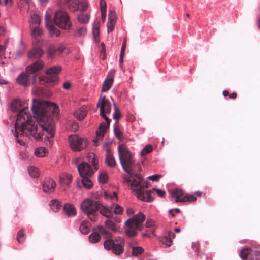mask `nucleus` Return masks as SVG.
<instances>
[{
	"instance_id": "nucleus-1",
	"label": "nucleus",
	"mask_w": 260,
	"mask_h": 260,
	"mask_svg": "<svg viewBox=\"0 0 260 260\" xmlns=\"http://www.w3.org/2000/svg\"><path fill=\"white\" fill-rule=\"evenodd\" d=\"M11 108L12 111L18 112L15 135L18 143L21 145H25L26 138L31 136L36 140L44 141L46 145L53 144L55 127L50 113L57 114L59 112L57 105L48 101L33 99L31 110L40 129L33 120L27 101L16 99L12 103Z\"/></svg>"
},
{
	"instance_id": "nucleus-2",
	"label": "nucleus",
	"mask_w": 260,
	"mask_h": 260,
	"mask_svg": "<svg viewBox=\"0 0 260 260\" xmlns=\"http://www.w3.org/2000/svg\"><path fill=\"white\" fill-rule=\"evenodd\" d=\"M124 182L130 186L131 189L136 192L137 197L142 201L152 200L149 197L150 191L144 192V190L148 187L147 183L143 181L140 174H127L123 177Z\"/></svg>"
},
{
	"instance_id": "nucleus-3",
	"label": "nucleus",
	"mask_w": 260,
	"mask_h": 260,
	"mask_svg": "<svg viewBox=\"0 0 260 260\" xmlns=\"http://www.w3.org/2000/svg\"><path fill=\"white\" fill-rule=\"evenodd\" d=\"M99 233L104 235L105 238H108L103 243L104 248L107 250H112L115 255H120L124 251L125 242L124 239L120 236L117 237L114 240L112 239V234L102 226L97 228Z\"/></svg>"
},
{
	"instance_id": "nucleus-4",
	"label": "nucleus",
	"mask_w": 260,
	"mask_h": 260,
	"mask_svg": "<svg viewBox=\"0 0 260 260\" xmlns=\"http://www.w3.org/2000/svg\"><path fill=\"white\" fill-rule=\"evenodd\" d=\"M118 152L120 164L127 174L140 171L139 164L134 160L132 153L125 145H118Z\"/></svg>"
},
{
	"instance_id": "nucleus-5",
	"label": "nucleus",
	"mask_w": 260,
	"mask_h": 260,
	"mask_svg": "<svg viewBox=\"0 0 260 260\" xmlns=\"http://www.w3.org/2000/svg\"><path fill=\"white\" fill-rule=\"evenodd\" d=\"M145 219V215L141 212L135 215L133 218L125 221L127 229L125 230L126 234L132 237L137 234V231L140 230L142 228V223Z\"/></svg>"
},
{
	"instance_id": "nucleus-6",
	"label": "nucleus",
	"mask_w": 260,
	"mask_h": 260,
	"mask_svg": "<svg viewBox=\"0 0 260 260\" xmlns=\"http://www.w3.org/2000/svg\"><path fill=\"white\" fill-rule=\"evenodd\" d=\"M61 71L60 66H54L48 69L46 71V74L40 78L41 84L46 86L53 85L58 81V75Z\"/></svg>"
},
{
	"instance_id": "nucleus-7",
	"label": "nucleus",
	"mask_w": 260,
	"mask_h": 260,
	"mask_svg": "<svg viewBox=\"0 0 260 260\" xmlns=\"http://www.w3.org/2000/svg\"><path fill=\"white\" fill-rule=\"evenodd\" d=\"M99 205L100 202L88 198L82 202L80 208L91 221H95L97 217L94 214L98 210Z\"/></svg>"
},
{
	"instance_id": "nucleus-8",
	"label": "nucleus",
	"mask_w": 260,
	"mask_h": 260,
	"mask_svg": "<svg viewBox=\"0 0 260 260\" xmlns=\"http://www.w3.org/2000/svg\"><path fill=\"white\" fill-rule=\"evenodd\" d=\"M69 143L71 148L74 151H80L85 149L88 144L86 139L77 135H70L69 137Z\"/></svg>"
},
{
	"instance_id": "nucleus-9",
	"label": "nucleus",
	"mask_w": 260,
	"mask_h": 260,
	"mask_svg": "<svg viewBox=\"0 0 260 260\" xmlns=\"http://www.w3.org/2000/svg\"><path fill=\"white\" fill-rule=\"evenodd\" d=\"M54 22L59 27L64 29H69L72 25L68 15L62 11H57L55 13Z\"/></svg>"
},
{
	"instance_id": "nucleus-10",
	"label": "nucleus",
	"mask_w": 260,
	"mask_h": 260,
	"mask_svg": "<svg viewBox=\"0 0 260 260\" xmlns=\"http://www.w3.org/2000/svg\"><path fill=\"white\" fill-rule=\"evenodd\" d=\"M98 107L100 108V116L105 119L108 120V117L106 114L110 113L111 110V104L105 96H100L98 103Z\"/></svg>"
},
{
	"instance_id": "nucleus-11",
	"label": "nucleus",
	"mask_w": 260,
	"mask_h": 260,
	"mask_svg": "<svg viewBox=\"0 0 260 260\" xmlns=\"http://www.w3.org/2000/svg\"><path fill=\"white\" fill-rule=\"evenodd\" d=\"M30 34L32 38V44L33 46L45 45L47 43V41L40 39L43 31L42 28L39 26H32L30 27Z\"/></svg>"
},
{
	"instance_id": "nucleus-12",
	"label": "nucleus",
	"mask_w": 260,
	"mask_h": 260,
	"mask_svg": "<svg viewBox=\"0 0 260 260\" xmlns=\"http://www.w3.org/2000/svg\"><path fill=\"white\" fill-rule=\"evenodd\" d=\"M79 173L81 177L91 176L94 172V169H93L91 166L87 162H82L78 166Z\"/></svg>"
},
{
	"instance_id": "nucleus-13",
	"label": "nucleus",
	"mask_w": 260,
	"mask_h": 260,
	"mask_svg": "<svg viewBox=\"0 0 260 260\" xmlns=\"http://www.w3.org/2000/svg\"><path fill=\"white\" fill-rule=\"evenodd\" d=\"M46 27L51 36L56 37L60 35V30L57 29L51 22V16L46 12L45 15Z\"/></svg>"
},
{
	"instance_id": "nucleus-14",
	"label": "nucleus",
	"mask_w": 260,
	"mask_h": 260,
	"mask_svg": "<svg viewBox=\"0 0 260 260\" xmlns=\"http://www.w3.org/2000/svg\"><path fill=\"white\" fill-rule=\"evenodd\" d=\"M44 45L33 46V48L28 52V57L32 60L41 58L44 54L42 47Z\"/></svg>"
},
{
	"instance_id": "nucleus-15",
	"label": "nucleus",
	"mask_w": 260,
	"mask_h": 260,
	"mask_svg": "<svg viewBox=\"0 0 260 260\" xmlns=\"http://www.w3.org/2000/svg\"><path fill=\"white\" fill-rule=\"evenodd\" d=\"M44 66V62L41 60H38L26 68V73L29 74L35 73L42 70Z\"/></svg>"
},
{
	"instance_id": "nucleus-16",
	"label": "nucleus",
	"mask_w": 260,
	"mask_h": 260,
	"mask_svg": "<svg viewBox=\"0 0 260 260\" xmlns=\"http://www.w3.org/2000/svg\"><path fill=\"white\" fill-rule=\"evenodd\" d=\"M90 109L88 105H83L77 109L74 112V116L80 121L83 120L86 116L87 112Z\"/></svg>"
},
{
	"instance_id": "nucleus-17",
	"label": "nucleus",
	"mask_w": 260,
	"mask_h": 260,
	"mask_svg": "<svg viewBox=\"0 0 260 260\" xmlns=\"http://www.w3.org/2000/svg\"><path fill=\"white\" fill-rule=\"evenodd\" d=\"M56 187L55 181L51 178H46L43 185V190L48 193L53 192Z\"/></svg>"
},
{
	"instance_id": "nucleus-18",
	"label": "nucleus",
	"mask_w": 260,
	"mask_h": 260,
	"mask_svg": "<svg viewBox=\"0 0 260 260\" xmlns=\"http://www.w3.org/2000/svg\"><path fill=\"white\" fill-rule=\"evenodd\" d=\"M106 123L103 122L100 124L99 129L96 131L97 139L101 140L106 133L109 128L111 120L108 118V120H105Z\"/></svg>"
},
{
	"instance_id": "nucleus-19",
	"label": "nucleus",
	"mask_w": 260,
	"mask_h": 260,
	"mask_svg": "<svg viewBox=\"0 0 260 260\" xmlns=\"http://www.w3.org/2000/svg\"><path fill=\"white\" fill-rule=\"evenodd\" d=\"M29 73H26V71L25 72H22L20 74L17 78V83L24 86H28L30 83V76Z\"/></svg>"
},
{
	"instance_id": "nucleus-20",
	"label": "nucleus",
	"mask_w": 260,
	"mask_h": 260,
	"mask_svg": "<svg viewBox=\"0 0 260 260\" xmlns=\"http://www.w3.org/2000/svg\"><path fill=\"white\" fill-rule=\"evenodd\" d=\"M116 22V16L115 13L113 12L110 11L108 17V21L107 24L108 32L113 31L115 27Z\"/></svg>"
},
{
	"instance_id": "nucleus-21",
	"label": "nucleus",
	"mask_w": 260,
	"mask_h": 260,
	"mask_svg": "<svg viewBox=\"0 0 260 260\" xmlns=\"http://www.w3.org/2000/svg\"><path fill=\"white\" fill-rule=\"evenodd\" d=\"M110 74H111L110 77L108 76L103 83L101 89L102 92H106L108 91L111 88L113 84L114 72L111 71Z\"/></svg>"
},
{
	"instance_id": "nucleus-22",
	"label": "nucleus",
	"mask_w": 260,
	"mask_h": 260,
	"mask_svg": "<svg viewBox=\"0 0 260 260\" xmlns=\"http://www.w3.org/2000/svg\"><path fill=\"white\" fill-rule=\"evenodd\" d=\"M100 213L107 218H111L113 215L112 209L106 206L102 205L100 203L99 208H98Z\"/></svg>"
},
{
	"instance_id": "nucleus-23",
	"label": "nucleus",
	"mask_w": 260,
	"mask_h": 260,
	"mask_svg": "<svg viewBox=\"0 0 260 260\" xmlns=\"http://www.w3.org/2000/svg\"><path fill=\"white\" fill-rule=\"evenodd\" d=\"M106 164L110 167H115L116 165V160L110 149H107V155L105 158Z\"/></svg>"
},
{
	"instance_id": "nucleus-24",
	"label": "nucleus",
	"mask_w": 260,
	"mask_h": 260,
	"mask_svg": "<svg viewBox=\"0 0 260 260\" xmlns=\"http://www.w3.org/2000/svg\"><path fill=\"white\" fill-rule=\"evenodd\" d=\"M63 210L65 214L69 217L74 216L77 214V211L74 206L70 203H67L64 205Z\"/></svg>"
},
{
	"instance_id": "nucleus-25",
	"label": "nucleus",
	"mask_w": 260,
	"mask_h": 260,
	"mask_svg": "<svg viewBox=\"0 0 260 260\" xmlns=\"http://www.w3.org/2000/svg\"><path fill=\"white\" fill-rule=\"evenodd\" d=\"M253 251L251 249H243L240 253V257L243 260H253Z\"/></svg>"
},
{
	"instance_id": "nucleus-26",
	"label": "nucleus",
	"mask_w": 260,
	"mask_h": 260,
	"mask_svg": "<svg viewBox=\"0 0 260 260\" xmlns=\"http://www.w3.org/2000/svg\"><path fill=\"white\" fill-rule=\"evenodd\" d=\"M175 237L173 232H169L167 236H165L161 238L162 243L166 246H170L172 244V239Z\"/></svg>"
},
{
	"instance_id": "nucleus-27",
	"label": "nucleus",
	"mask_w": 260,
	"mask_h": 260,
	"mask_svg": "<svg viewBox=\"0 0 260 260\" xmlns=\"http://www.w3.org/2000/svg\"><path fill=\"white\" fill-rule=\"evenodd\" d=\"M105 226L109 230L114 232H118V233H122V230H120V228L115 224L113 221L110 220H106L105 221Z\"/></svg>"
},
{
	"instance_id": "nucleus-28",
	"label": "nucleus",
	"mask_w": 260,
	"mask_h": 260,
	"mask_svg": "<svg viewBox=\"0 0 260 260\" xmlns=\"http://www.w3.org/2000/svg\"><path fill=\"white\" fill-rule=\"evenodd\" d=\"M172 196L175 199V202H181L184 196L183 192L182 189H177L171 192Z\"/></svg>"
},
{
	"instance_id": "nucleus-29",
	"label": "nucleus",
	"mask_w": 260,
	"mask_h": 260,
	"mask_svg": "<svg viewBox=\"0 0 260 260\" xmlns=\"http://www.w3.org/2000/svg\"><path fill=\"white\" fill-rule=\"evenodd\" d=\"M48 153V150L44 147H39L34 150L35 156L38 157H44Z\"/></svg>"
},
{
	"instance_id": "nucleus-30",
	"label": "nucleus",
	"mask_w": 260,
	"mask_h": 260,
	"mask_svg": "<svg viewBox=\"0 0 260 260\" xmlns=\"http://www.w3.org/2000/svg\"><path fill=\"white\" fill-rule=\"evenodd\" d=\"M41 23V18L37 14H34L31 16L30 20V27L32 26H39Z\"/></svg>"
},
{
	"instance_id": "nucleus-31",
	"label": "nucleus",
	"mask_w": 260,
	"mask_h": 260,
	"mask_svg": "<svg viewBox=\"0 0 260 260\" xmlns=\"http://www.w3.org/2000/svg\"><path fill=\"white\" fill-rule=\"evenodd\" d=\"M50 206L53 212H57L61 207V202L56 199L51 201Z\"/></svg>"
},
{
	"instance_id": "nucleus-32",
	"label": "nucleus",
	"mask_w": 260,
	"mask_h": 260,
	"mask_svg": "<svg viewBox=\"0 0 260 260\" xmlns=\"http://www.w3.org/2000/svg\"><path fill=\"white\" fill-rule=\"evenodd\" d=\"M148 191H150L151 193H150L149 197H150L152 200L150 201H146V202H152L154 200V198L153 196L156 193L158 196L160 197H162L165 194V191L159 189H155L153 188L152 190H150Z\"/></svg>"
},
{
	"instance_id": "nucleus-33",
	"label": "nucleus",
	"mask_w": 260,
	"mask_h": 260,
	"mask_svg": "<svg viewBox=\"0 0 260 260\" xmlns=\"http://www.w3.org/2000/svg\"><path fill=\"white\" fill-rule=\"evenodd\" d=\"M87 159L89 162H91L93 166L94 167V169L95 170H98L96 165L98 164V159L95 154L91 153H89L87 155Z\"/></svg>"
},
{
	"instance_id": "nucleus-34",
	"label": "nucleus",
	"mask_w": 260,
	"mask_h": 260,
	"mask_svg": "<svg viewBox=\"0 0 260 260\" xmlns=\"http://www.w3.org/2000/svg\"><path fill=\"white\" fill-rule=\"evenodd\" d=\"M80 231L83 234H87L90 231V224L87 221H83L79 228Z\"/></svg>"
},
{
	"instance_id": "nucleus-35",
	"label": "nucleus",
	"mask_w": 260,
	"mask_h": 260,
	"mask_svg": "<svg viewBox=\"0 0 260 260\" xmlns=\"http://www.w3.org/2000/svg\"><path fill=\"white\" fill-rule=\"evenodd\" d=\"M101 239L100 234L96 232H93L89 236V240L91 243H95L98 242Z\"/></svg>"
},
{
	"instance_id": "nucleus-36",
	"label": "nucleus",
	"mask_w": 260,
	"mask_h": 260,
	"mask_svg": "<svg viewBox=\"0 0 260 260\" xmlns=\"http://www.w3.org/2000/svg\"><path fill=\"white\" fill-rule=\"evenodd\" d=\"M90 18L89 14H81L78 16V19L81 23H88Z\"/></svg>"
},
{
	"instance_id": "nucleus-37",
	"label": "nucleus",
	"mask_w": 260,
	"mask_h": 260,
	"mask_svg": "<svg viewBox=\"0 0 260 260\" xmlns=\"http://www.w3.org/2000/svg\"><path fill=\"white\" fill-rule=\"evenodd\" d=\"M48 56L49 57H53L58 54L57 49L53 45H50L48 49Z\"/></svg>"
},
{
	"instance_id": "nucleus-38",
	"label": "nucleus",
	"mask_w": 260,
	"mask_h": 260,
	"mask_svg": "<svg viewBox=\"0 0 260 260\" xmlns=\"http://www.w3.org/2000/svg\"><path fill=\"white\" fill-rule=\"evenodd\" d=\"M28 171L29 175L34 178L39 176V171L37 168L34 166H30L28 167Z\"/></svg>"
},
{
	"instance_id": "nucleus-39",
	"label": "nucleus",
	"mask_w": 260,
	"mask_h": 260,
	"mask_svg": "<svg viewBox=\"0 0 260 260\" xmlns=\"http://www.w3.org/2000/svg\"><path fill=\"white\" fill-rule=\"evenodd\" d=\"M82 182L84 187L87 189H90L93 186V183L88 177L82 178Z\"/></svg>"
},
{
	"instance_id": "nucleus-40",
	"label": "nucleus",
	"mask_w": 260,
	"mask_h": 260,
	"mask_svg": "<svg viewBox=\"0 0 260 260\" xmlns=\"http://www.w3.org/2000/svg\"><path fill=\"white\" fill-rule=\"evenodd\" d=\"M99 181L101 183H105L108 180V175L107 173L104 171H100L98 177Z\"/></svg>"
},
{
	"instance_id": "nucleus-41",
	"label": "nucleus",
	"mask_w": 260,
	"mask_h": 260,
	"mask_svg": "<svg viewBox=\"0 0 260 260\" xmlns=\"http://www.w3.org/2000/svg\"><path fill=\"white\" fill-rule=\"evenodd\" d=\"M78 0H68L67 5L69 8L73 11L77 10Z\"/></svg>"
},
{
	"instance_id": "nucleus-42",
	"label": "nucleus",
	"mask_w": 260,
	"mask_h": 260,
	"mask_svg": "<svg viewBox=\"0 0 260 260\" xmlns=\"http://www.w3.org/2000/svg\"><path fill=\"white\" fill-rule=\"evenodd\" d=\"M60 178L61 181L67 185H69L72 180V176L70 174L62 175Z\"/></svg>"
},
{
	"instance_id": "nucleus-43",
	"label": "nucleus",
	"mask_w": 260,
	"mask_h": 260,
	"mask_svg": "<svg viewBox=\"0 0 260 260\" xmlns=\"http://www.w3.org/2000/svg\"><path fill=\"white\" fill-rule=\"evenodd\" d=\"M87 28L86 27H82L77 29L75 31V36L76 37H83L86 35Z\"/></svg>"
},
{
	"instance_id": "nucleus-44",
	"label": "nucleus",
	"mask_w": 260,
	"mask_h": 260,
	"mask_svg": "<svg viewBox=\"0 0 260 260\" xmlns=\"http://www.w3.org/2000/svg\"><path fill=\"white\" fill-rule=\"evenodd\" d=\"M118 124L117 122H116L114 125V133L118 139L121 140L122 138V133L118 127Z\"/></svg>"
},
{
	"instance_id": "nucleus-45",
	"label": "nucleus",
	"mask_w": 260,
	"mask_h": 260,
	"mask_svg": "<svg viewBox=\"0 0 260 260\" xmlns=\"http://www.w3.org/2000/svg\"><path fill=\"white\" fill-rule=\"evenodd\" d=\"M197 198L193 194H186L183 196L181 202H191L196 201Z\"/></svg>"
},
{
	"instance_id": "nucleus-46",
	"label": "nucleus",
	"mask_w": 260,
	"mask_h": 260,
	"mask_svg": "<svg viewBox=\"0 0 260 260\" xmlns=\"http://www.w3.org/2000/svg\"><path fill=\"white\" fill-rule=\"evenodd\" d=\"M132 255L135 256H138L139 254L142 253L144 249L142 247L140 246H132Z\"/></svg>"
},
{
	"instance_id": "nucleus-47",
	"label": "nucleus",
	"mask_w": 260,
	"mask_h": 260,
	"mask_svg": "<svg viewBox=\"0 0 260 260\" xmlns=\"http://www.w3.org/2000/svg\"><path fill=\"white\" fill-rule=\"evenodd\" d=\"M88 8L87 3L85 1L79 2L78 1V4L77 5V10L81 11H84L86 10Z\"/></svg>"
},
{
	"instance_id": "nucleus-48",
	"label": "nucleus",
	"mask_w": 260,
	"mask_h": 260,
	"mask_svg": "<svg viewBox=\"0 0 260 260\" xmlns=\"http://www.w3.org/2000/svg\"><path fill=\"white\" fill-rule=\"evenodd\" d=\"M152 147L151 145H147L141 152V156H143L152 151Z\"/></svg>"
},
{
	"instance_id": "nucleus-49",
	"label": "nucleus",
	"mask_w": 260,
	"mask_h": 260,
	"mask_svg": "<svg viewBox=\"0 0 260 260\" xmlns=\"http://www.w3.org/2000/svg\"><path fill=\"white\" fill-rule=\"evenodd\" d=\"M114 113L113 114V119L116 120V122H117L118 123V120L121 117V114L119 110L118 109L116 104L114 103Z\"/></svg>"
},
{
	"instance_id": "nucleus-50",
	"label": "nucleus",
	"mask_w": 260,
	"mask_h": 260,
	"mask_svg": "<svg viewBox=\"0 0 260 260\" xmlns=\"http://www.w3.org/2000/svg\"><path fill=\"white\" fill-rule=\"evenodd\" d=\"M20 49L16 51V54L18 56L23 55L26 50V45L22 42L20 43Z\"/></svg>"
},
{
	"instance_id": "nucleus-51",
	"label": "nucleus",
	"mask_w": 260,
	"mask_h": 260,
	"mask_svg": "<svg viewBox=\"0 0 260 260\" xmlns=\"http://www.w3.org/2000/svg\"><path fill=\"white\" fill-rule=\"evenodd\" d=\"M24 232L23 230H20L17 234V241L19 243L23 242L24 240Z\"/></svg>"
},
{
	"instance_id": "nucleus-52",
	"label": "nucleus",
	"mask_w": 260,
	"mask_h": 260,
	"mask_svg": "<svg viewBox=\"0 0 260 260\" xmlns=\"http://www.w3.org/2000/svg\"><path fill=\"white\" fill-rule=\"evenodd\" d=\"M123 212V208L119 205H116L113 212L116 214H121Z\"/></svg>"
},
{
	"instance_id": "nucleus-53",
	"label": "nucleus",
	"mask_w": 260,
	"mask_h": 260,
	"mask_svg": "<svg viewBox=\"0 0 260 260\" xmlns=\"http://www.w3.org/2000/svg\"><path fill=\"white\" fill-rule=\"evenodd\" d=\"M162 177L161 175L155 174L151 176H150L148 177V178L153 181H157L159 180L160 178Z\"/></svg>"
},
{
	"instance_id": "nucleus-54",
	"label": "nucleus",
	"mask_w": 260,
	"mask_h": 260,
	"mask_svg": "<svg viewBox=\"0 0 260 260\" xmlns=\"http://www.w3.org/2000/svg\"><path fill=\"white\" fill-rule=\"evenodd\" d=\"M100 6L101 11H107L106 3L105 0H100Z\"/></svg>"
},
{
	"instance_id": "nucleus-55",
	"label": "nucleus",
	"mask_w": 260,
	"mask_h": 260,
	"mask_svg": "<svg viewBox=\"0 0 260 260\" xmlns=\"http://www.w3.org/2000/svg\"><path fill=\"white\" fill-rule=\"evenodd\" d=\"M155 225L154 221L151 219H147L146 222V226L147 228L153 227Z\"/></svg>"
},
{
	"instance_id": "nucleus-56",
	"label": "nucleus",
	"mask_w": 260,
	"mask_h": 260,
	"mask_svg": "<svg viewBox=\"0 0 260 260\" xmlns=\"http://www.w3.org/2000/svg\"><path fill=\"white\" fill-rule=\"evenodd\" d=\"M92 30H100V22L99 21H96L93 23Z\"/></svg>"
},
{
	"instance_id": "nucleus-57",
	"label": "nucleus",
	"mask_w": 260,
	"mask_h": 260,
	"mask_svg": "<svg viewBox=\"0 0 260 260\" xmlns=\"http://www.w3.org/2000/svg\"><path fill=\"white\" fill-rule=\"evenodd\" d=\"M93 34L96 42L99 41L100 30H92Z\"/></svg>"
},
{
	"instance_id": "nucleus-58",
	"label": "nucleus",
	"mask_w": 260,
	"mask_h": 260,
	"mask_svg": "<svg viewBox=\"0 0 260 260\" xmlns=\"http://www.w3.org/2000/svg\"><path fill=\"white\" fill-rule=\"evenodd\" d=\"M192 248L196 251L197 252L199 247L198 242H194L192 243Z\"/></svg>"
},
{
	"instance_id": "nucleus-59",
	"label": "nucleus",
	"mask_w": 260,
	"mask_h": 260,
	"mask_svg": "<svg viewBox=\"0 0 260 260\" xmlns=\"http://www.w3.org/2000/svg\"><path fill=\"white\" fill-rule=\"evenodd\" d=\"M58 54L62 53L65 49V46L63 45H60L58 47L56 48Z\"/></svg>"
},
{
	"instance_id": "nucleus-60",
	"label": "nucleus",
	"mask_w": 260,
	"mask_h": 260,
	"mask_svg": "<svg viewBox=\"0 0 260 260\" xmlns=\"http://www.w3.org/2000/svg\"><path fill=\"white\" fill-rule=\"evenodd\" d=\"M135 213L134 210L132 208H128L126 209V214L128 215H132Z\"/></svg>"
},
{
	"instance_id": "nucleus-61",
	"label": "nucleus",
	"mask_w": 260,
	"mask_h": 260,
	"mask_svg": "<svg viewBox=\"0 0 260 260\" xmlns=\"http://www.w3.org/2000/svg\"><path fill=\"white\" fill-rule=\"evenodd\" d=\"M5 5L7 6V7H11L13 5V1L12 0H4Z\"/></svg>"
},
{
	"instance_id": "nucleus-62",
	"label": "nucleus",
	"mask_w": 260,
	"mask_h": 260,
	"mask_svg": "<svg viewBox=\"0 0 260 260\" xmlns=\"http://www.w3.org/2000/svg\"><path fill=\"white\" fill-rule=\"evenodd\" d=\"M71 86V84L69 82H66L63 85V87L65 89H69Z\"/></svg>"
},
{
	"instance_id": "nucleus-63",
	"label": "nucleus",
	"mask_w": 260,
	"mask_h": 260,
	"mask_svg": "<svg viewBox=\"0 0 260 260\" xmlns=\"http://www.w3.org/2000/svg\"><path fill=\"white\" fill-rule=\"evenodd\" d=\"M110 143L109 142H105L103 145V148L104 149H105L106 151H107V149H110Z\"/></svg>"
},
{
	"instance_id": "nucleus-64",
	"label": "nucleus",
	"mask_w": 260,
	"mask_h": 260,
	"mask_svg": "<svg viewBox=\"0 0 260 260\" xmlns=\"http://www.w3.org/2000/svg\"><path fill=\"white\" fill-rule=\"evenodd\" d=\"M255 255L256 256L255 260H260V249H258L255 251Z\"/></svg>"
}]
</instances>
